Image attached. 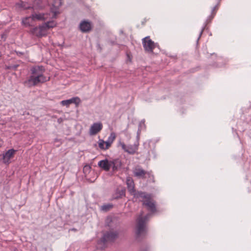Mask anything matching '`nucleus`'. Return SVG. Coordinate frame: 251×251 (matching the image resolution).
<instances>
[{
  "label": "nucleus",
  "mask_w": 251,
  "mask_h": 251,
  "mask_svg": "<svg viewBox=\"0 0 251 251\" xmlns=\"http://www.w3.org/2000/svg\"><path fill=\"white\" fill-rule=\"evenodd\" d=\"M143 213L142 212L137 219L136 231L137 238H139L140 237L146 235L147 232L146 223L151 215L150 214H148L143 217Z\"/></svg>",
  "instance_id": "nucleus-1"
},
{
  "label": "nucleus",
  "mask_w": 251,
  "mask_h": 251,
  "mask_svg": "<svg viewBox=\"0 0 251 251\" xmlns=\"http://www.w3.org/2000/svg\"><path fill=\"white\" fill-rule=\"evenodd\" d=\"M56 26V24L53 21L45 23L39 26H36L31 29L32 33L37 37H41L46 35L47 31Z\"/></svg>",
  "instance_id": "nucleus-2"
},
{
  "label": "nucleus",
  "mask_w": 251,
  "mask_h": 251,
  "mask_svg": "<svg viewBox=\"0 0 251 251\" xmlns=\"http://www.w3.org/2000/svg\"><path fill=\"white\" fill-rule=\"evenodd\" d=\"M49 80V78L47 80L46 77L45 76L30 75L28 79L25 81L24 84L27 87H31L36 86L39 83H43Z\"/></svg>",
  "instance_id": "nucleus-3"
},
{
  "label": "nucleus",
  "mask_w": 251,
  "mask_h": 251,
  "mask_svg": "<svg viewBox=\"0 0 251 251\" xmlns=\"http://www.w3.org/2000/svg\"><path fill=\"white\" fill-rule=\"evenodd\" d=\"M48 18V14L40 13H33L28 17L25 18L23 20L22 23L25 25H29V20L31 19L32 21H45Z\"/></svg>",
  "instance_id": "nucleus-4"
},
{
  "label": "nucleus",
  "mask_w": 251,
  "mask_h": 251,
  "mask_svg": "<svg viewBox=\"0 0 251 251\" xmlns=\"http://www.w3.org/2000/svg\"><path fill=\"white\" fill-rule=\"evenodd\" d=\"M133 172L134 176L139 178H146V176H148L149 178L153 177L151 172L146 171L139 166H136L134 169Z\"/></svg>",
  "instance_id": "nucleus-5"
},
{
  "label": "nucleus",
  "mask_w": 251,
  "mask_h": 251,
  "mask_svg": "<svg viewBox=\"0 0 251 251\" xmlns=\"http://www.w3.org/2000/svg\"><path fill=\"white\" fill-rule=\"evenodd\" d=\"M142 43L145 50L148 52H152L155 48V43L149 36L145 37L142 39Z\"/></svg>",
  "instance_id": "nucleus-6"
},
{
  "label": "nucleus",
  "mask_w": 251,
  "mask_h": 251,
  "mask_svg": "<svg viewBox=\"0 0 251 251\" xmlns=\"http://www.w3.org/2000/svg\"><path fill=\"white\" fill-rule=\"evenodd\" d=\"M120 145L122 149L129 154H135L138 149L139 144H134V145H129L126 146L124 143L120 142Z\"/></svg>",
  "instance_id": "nucleus-7"
},
{
  "label": "nucleus",
  "mask_w": 251,
  "mask_h": 251,
  "mask_svg": "<svg viewBox=\"0 0 251 251\" xmlns=\"http://www.w3.org/2000/svg\"><path fill=\"white\" fill-rule=\"evenodd\" d=\"M79 28L82 32L87 33L92 30V24L88 20H83L80 22Z\"/></svg>",
  "instance_id": "nucleus-8"
},
{
  "label": "nucleus",
  "mask_w": 251,
  "mask_h": 251,
  "mask_svg": "<svg viewBox=\"0 0 251 251\" xmlns=\"http://www.w3.org/2000/svg\"><path fill=\"white\" fill-rule=\"evenodd\" d=\"M118 236V233L116 232L109 231L106 232L101 239V242L104 244L107 242L113 241Z\"/></svg>",
  "instance_id": "nucleus-9"
},
{
  "label": "nucleus",
  "mask_w": 251,
  "mask_h": 251,
  "mask_svg": "<svg viewBox=\"0 0 251 251\" xmlns=\"http://www.w3.org/2000/svg\"><path fill=\"white\" fill-rule=\"evenodd\" d=\"M131 195L133 196L134 198L138 200L139 201L143 202V201L150 198L151 194L142 191H135Z\"/></svg>",
  "instance_id": "nucleus-10"
},
{
  "label": "nucleus",
  "mask_w": 251,
  "mask_h": 251,
  "mask_svg": "<svg viewBox=\"0 0 251 251\" xmlns=\"http://www.w3.org/2000/svg\"><path fill=\"white\" fill-rule=\"evenodd\" d=\"M16 151V150L12 149L8 150L5 153L3 154L2 157L3 163L7 164H9L10 159L13 157Z\"/></svg>",
  "instance_id": "nucleus-11"
},
{
  "label": "nucleus",
  "mask_w": 251,
  "mask_h": 251,
  "mask_svg": "<svg viewBox=\"0 0 251 251\" xmlns=\"http://www.w3.org/2000/svg\"><path fill=\"white\" fill-rule=\"evenodd\" d=\"M143 205L146 206L148 209L152 212H154L156 211L155 202L151 199V196L150 197V198L143 201Z\"/></svg>",
  "instance_id": "nucleus-12"
},
{
  "label": "nucleus",
  "mask_w": 251,
  "mask_h": 251,
  "mask_svg": "<svg viewBox=\"0 0 251 251\" xmlns=\"http://www.w3.org/2000/svg\"><path fill=\"white\" fill-rule=\"evenodd\" d=\"M98 165L102 170L108 172L111 168V161L107 159H105L100 161L98 162Z\"/></svg>",
  "instance_id": "nucleus-13"
},
{
  "label": "nucleus",
  "mask_w": 251,
  "mask_h": 251,
  "mask_svg": "<svg viewBox=\"0 0 251 251\" xmlns=\"http://www.w3.org/2000/svg\"><path fill=\"white\" fill-rule=\"evenodd\" d=\"M31 75L33 76H44L43 74L45 72L44 67L41 66H35L30 69Z\"/></svg>",
  "instance_id": "nucleus-14"
},
{
  "label": "nucleus",
  "mask_w": 251,
  "mask_h": 251,
  "mask_svg": "<svg viewBox=\"0 0 251 251\" xmlns=\"http://www.w3.org/2000/svg\"><path fill=\"white\" fill-rule=\"evenodd\" d=\"M102 128V124L101 123H96L93 124L90 128V134L96 135L100 132Z\"/></svg>",
  "instance_id": "nucleus-15"
},
{
  "label": "nucleus",
  "mask_w": 251,
  "mask_h": 251,
  "mask_svg": "<svg viewBox=\"0 0 251 251\" xmlns=\"http://www.w3.org/2000/svg\"><path fill=\"white\" fill-rule=\"evenodd\" d=\"M61 5L60 0H53V2L51 7V11L53 13V17L59 14L58 8Z\"/></svg>",
  "instance_id": "nucleus-16"
},
{
  "label": "nucleus",
  "mask_w": 251,
  "mask_h": 251,
  "mask_svg": "<svg viewBox=\"0 0 251 251\" xmlns=\"http://www.w3.org/2000/svg\"><path fill=\"white\" fill-rule=\"evenodd\" d=\"M80 102V99L78 97H74L69 100H64L61 101V104L63 106H68L71 103L78 104Z\"/></svg>",
  "instance_id": "nucleus-17"
},
{
  "label": "nucleus",
  "mask_w": 251,
  "mask_h": 251,
  "mask_svg": "<svg viewBox=\"0 0 251 251\" xmlns=\"http://www.w3.org/2000/svg\"><path fill=\"white\" fill-rule=\"evenodd\" d=\"M111 161V167L112 168V171L115 172L120 169L122 166L121 160L119 158L113 159Z\"/></svg>",
  "instance_id": "nucleus-18"
},
{
  "label": "nucleus",
  "mask_w": 251,
  "mask_h": 251,
  "mask_svg": "<svg viewBox=\"0 0 251 251\" xmlns=\"http://www.w3.org/2000/svg\"><path fill=\"white\" fill-rule=\"evenodd\" d=\"M45 7V4L42 0H34L33 2V6L31 7L32 9L37 10H41Z\"/></svg>",
  "instance_id": "nucleus-19"
},
{
  "label": "nucleus",
  "mask_w": 251,
  "mask_h": 251,
  "mask_svg": "<svg viewBox=\"0 0 251 251\" xmlns=\"http://www.w3.org/2000/svg\"><path fill=\"white\" fill-rule=\"evenodd\" d=\"M126 184L129 193L130 195H132L136 191L134 188V184L133 181L129 178L127 179Z\"/></svg>",
  "instance_id": "nucleus-20"
},
{
  "label": "nucleus",
  "mask_w": 251,
  "mask_h": 251,
  "mask_svg": "<svg viewBox=\"0 0 251 251\" xmlns=\"http://www.w3.org/2000/svg\"><path fill=\"white\" fill-rule=\"evenodd\" d=\"M116 138V135L114 132H112L110 134L109 137L108 138L107 141L105 142V149H109V148L111 146L112 143L114 141Z\"/></svg>",
  "instance_id": "nucleus-21"
},
{
  "label": "nucleus",
  "mask_w": 251,
  "mask_h": 251,
  "mask_svg": "<svg viewBox=\"0 0 251 251\" xmlns=\"http://www.w3.org/2000/svg\"><path fill=\"white\" fill-rule=\"evenodd\" d=\"M113 206V205L110 203L104 204L101 206L100 210L104 212H107L110 210Z\"/></svg>",
  "instance_id": "nucleus-22"
},
{
  "label": "nucleus",
  "mask_w": 251,
  "mask_h": 251,
  "mask_svg": "<svg viewBox=\"0 0 251 251\" xmlns=\"http://www.w3.org/2000/svg\"><path fill=\"white\" fill-rule=\"evenodd\" d=\"M19 66V64H10L9 66L7 67V68L8 69L15 71L17 69V68Z\"/></svg>",
  "instance_id": "nucleus-23"
},
{
  "label": "nucleus",
  "mask_w": 251,
  "mask_h": 251,
  "mask_svg": "<svg viewBox=\"0 0 251 251\" xmlns=\"http://www.w3.org/2000/svg\"><path fill=\"white\" fill-rule=\"evenodd\" d=\"M104 144H105V142L102 140H100L99 142V147L100 149L102 150H107L108 149H105V146H104Z\"/></svg>",
  "instance_id": "nucleus-24"
},
{
  "label": "nucleus",
  "mask_w": 251,
  "mask_h": 251,
  "mask_svg": "<svg viewBox=\"0 0 251 251\" xmlns=\"http://www.w3.org/2000/svg\"><path fill=\"white\" fill-rule=\"evenodd\" d=\"M17 5H18L20 7L23 8L25 9H31V6H26L25 4L23 1L17 3Z\"/></svg>",
  "instance_id": "nucleus-25"
},
{
  "label": "nucleus",
  "mask_w": 251,
  "mask_h": 251,
  "mask_svg": "<svg viewBox=\"0 0 251 251\" xmlns=\"http://www.w3.org/2000/svg\"><path fill=\"white\" fill-rule=\"evenodd\" d=\"M17 55L19 56H21L24 55V52L21 51H16Z\"/></svg>",
  "instance_id": "nucleus-26"
},
{
  "label": "nucleus",
  "mask_w": 251,
  "mask_h": 251,
  "mask_svg": "<svg viewBox=\"0 0 251 251\" xmlns=\"http://www.w3.org/2000/svg\"><path fill=\"white\" fill-rule=\"evenodd\" d=\"M90 168H91L90 166H85L84 167L83 170L84 171L89 170Z\"/></svg>",
  "instance_id": "nucleus-27"
},
{
  "label": "nucleus",
  "mask_w": 251,
  "mask_h": 251,
  "mask_svg": "<svg viewBox=\"0 0 251 251\" xmlns=\"http://www.w3.org/2000/svg\"><path fill=\"white\" fill-rule=\"evenodd\" d=\"M217 6H214L212 9V13L215 14V12L214 11H216L217 10Z\"/></svg>",
  "instance_id": "nucleus-28"
},
{
  "label": "nucleus",
  "mask_w": 251,
  "mask_h": 251,
  "mask_svg": "<svg viewBox=\"0 0 251 251\" xmlns=\"http://www.w3.org/2000/svg\"><path fill=\"white\" fill-rule=\"evenodd\" d=\"M140 131V129H138V132H137V138H139V132Z\"/></svg>",
  "instance_id": "nucleus-29"
},
{
  "label": "nucleus",
  "mask_w": 251,
  "mask_h": 251,
  "mask_svg": "<svg viewBox=\"0 0 251 251\" xmlns=\"http://www.w3.org/2000/svg\"><path fill=\"white\" fill-rule=\"evenodd\" d=\"M72 230H75L76 229H75V228H73V229H72Z\"/></svg>",
  "instance_id": "nucleus-30"
}]
</instances>
